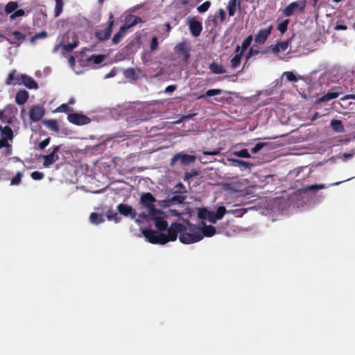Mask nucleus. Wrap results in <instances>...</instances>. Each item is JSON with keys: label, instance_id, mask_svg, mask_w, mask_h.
<instances>
[{"label": "nucleus", "instance_id": "f257e3e1", "mask_svg": "<svg viewBox=\"0 0 355 355\" xmlns=\"http://www.w3.org/2000/svg\"><path fill=\"white\" fill-rule=\"evenodd\" d=\"M202 239L200 227L191 223L185 225V230L179 236L180 241L184 244L196 243Z\"/></svg>", "mask_w": 355, "mask_h": 355}, {"label": "nucleus", "instance_id": "f03ea898", "mask_svg": "<svg viewBox=\"0 0 355 355\" xmlns=\"http://www.w3.org/2000/svg\"><path fill=\"white\" fill-rule=\"evenodd\" d=\"M185 230V225L178 223L173 222L167 228V234L164 233V243H167L169 241H176L178 236L181 234V232Z\"/></svg>", "mask_w": 355, "mask_h": 355}, {"label": "nucleus", "instance_id": "7ed1b4c3", "mask_svg": "<svg viewBox=\"0 0 355 355\" xmlns=\"http://www.w3.org/2000/svg\"><path fill=\"white\" fill-rule=\"evenodd\" d=\"M155 202V198L149 192L144 193L141 195L140 203L147 209L150 216H154L161 213V211L157 209L154 205Z\"/></svg>", "mask_w": 355, "mask_h": 355}, {"label": "nucleus", "instance_id": "20e7f679", "mask_svg": "<svg viewBox=\"0 0 355 355\" xmlns=\"http://www.w3.org/2000/svg\"><path fill=\"white\" fill-rule=\"evenodd\" d=\"M306 6V0H298L288 4L282 10V14L285 17H291L295 12L302 13L304 12Z\"/></svg>", "mask_w": 355, "mask_h": 355}, {"label": "nucleus", "instance_id": "39448f33", "mask_svg": "<svg viewBox=\"0 0 355 355\" xmlns=\"http://www.w3.org/2000/svg\"><path fill=\"white\" fill-rule=\"evenodd\" d=\"M142 234L150 243L164 245L163 232H157L146 227L142 230Z\"/></svg>", "mask_w": 355, "mask_h": 355}, {"label": "nucleus", "instance_id": "423d86ee", "mask_svg": "<svg viewBox=\"0 0 355 355\" xmlns=\"http://www.w3.org/2000/svg\"><path fill=\"white\" fill-rule=\"evenodd\" d=\"M141 21V17L138 16H135L132 22H130L129 24H125L122 26H121L119 31L114 35L112 39V43L114 44H119L121 40L124 37L126 31L135 26L136 24Z\"/></svg>", "mask_w": 355, "mask_h": 355}, {"label": "nucleus", "instance_id": "0eeeda50", "mask_svg": "<svg viewBox=\"0 0 355 355\" xmlns=\"http://www.w3.org/2000/svg\"><path fill=\"white\" fill-rule=\"evenodd\" d=\"M114 17L112 13H110L108 19V26L103 30H99L96 32L95 35L100 41L107 40L111 35L112 26L114 25Z\"/></svg>", "mask_w": 355, "mask_h": 355}, {"label": "nucleus", "instance_id": "6e6552de", "mask_svg": "<svg viewBox=\"0 0 355 355\" xmlns=\"http://www.w3.org/2000/svg\"><path fill=\"white\" fill-rule=\"evenodd\" d=\"M292 38H289L286 41L277 42L275 44H272L268 47V51L277 55L280 52H284L291 44Z\"/></svg>", "mask_w": 355, "mask_h": 355}, {"label": "nucleus", "instance_id": "1a4fd4ad", "mask_svg": "<svg viewBox=\"0 0 355 355\" xmlns=\"http://www.w3.org/2000/svg\"><path fill=\"white\" fill-rule=\"evenodd\" d=\"M196 157L194 155L185 154L183 153H176L171 160V165L173 166L176 162L180 161L181 164L187 165L190 163H193L196 161Z\"/></svg>", "mask_w": 355, "mask_h": 355}, {"label": "nucleus", "instance_id": "9d476101", "mask_svg": "<svg viewBox=\"0 0 355 355\" xmlns=\"http://www.w3.org/2000/svg\"><path fill=\"white\" fill-rule=\"evenodd\" d=\"M60 148V146H54L52 147V150L49 155L42 156L44 159L43 166L44 167H49L59 159L58 153Z\"/></svg>", "mask_w": 355, "mask_h": 355}, {"label": "nucleus", "instance_id": "9b49d317", "mask_svg": "<svg viewBox=\"0 0 355 355\" xmlns=\"http://www.w3.org/2000/svg\"><path fill=\"white\" fill-rule=\"evenodd\" d=\"M67 119L70 123L78 125L88 124L91 121L88 116L78 113L69 114Z\"/></svg>", "mask_w": 355, "mask_h": 355}, {"label": "nucleus", "instance_id": "f8f14e48", "mask_svg": "<svg viewBox=\"0 0 355 355\" xmlns=\"http://www.w3.org/2000/svg\"><path fill=\"white\" fill-rule=\"evenodd\" d=\"M273 28L272 25H270L268 28L260 29L254 36V42L256 44H263L271 34Z\"/></svg>", "mask_w": 355, "mask_h": 355}, {"label": "nucleus", "instance_id": "ddd939ff", "mask_svg": "<svg viewBox=\"0 0 355 355\" xmlns=\"http://www.w3.org/2000/svg\"><path fill=\"white\" fill-rule=\"evenodd\" d=\"M188 25L190 32L193 37H198L200 35L202 31V25L200 21L195 18L190 19L188 20Z\"/></svg>", "mask_w": 355, "mask_h": 355}, {"label": "nucleus", "instance_id": "4468645a", "mask_svg": "<svg viewBox=\"0 0 355 355\" xmlns=\"http://www.w3.org/2000/svg\"><path fill=\"white\" fill-rule=\"evenodd\" d=\"M44 108L38 105L32 107L29 112L30 119L34 122L40 121L44 116Z\"/></svg>", "mask_w": 355, "mask_h": 355}, {"label": "nucleus", "instance_id": "2eb2a0df", "mask_svg": "<svg viewBox=\"0 0 355 355\" xmlns=\"http://www.w3.org/2000/svg\"><path fill=\"white\" fill-rule=\"evenodd\" d=\"M186 199V196L182 195H174L171 198L162 201V205L165 207H169L175 205L182 204Z\"/></svg>", "mask_w": 355, "mask_h": 355}, {"label": "nucleus", "instance_id": "dca6fc26", "mask_svg": "<svg viewBox=\"0 0 355 355\" xmlns=\"http://www.w3.org/2000/svg\"><path fill=\"white\" fill-rule=\"evenodd\" d=\"M116 208L117 211L124 216H130L131 218H135L136 217V211L128 205L121 203Z\"/></svg>", "mask_w": 355, "mask_h": 355}, {"label": "nucleus", "instance_id": "f3484780", "mask_svg": "<svg viewBox=\"0 0 355 355\" xmlns=\"http://www.w3.org/2000/svg\"><path fill=\"white\" fill-rule=\"evenodd\" d=\"M150 216L151 217V220L154 222L155 227L159 231L163 232L167 230L168 225L164 217L157 216V214Z\"/></svg>", "mask_w": 355, "mask_h": 355}, {"label": "nucleus", "instance_id": "a211bd4d", "mask_svg": "<svg viewBox=\"0 0 355 355\" xmlns=\"http://www.w3.org/2000/svg\"><path fill=\"white\" fill-rule=\"evenodd\" d=\"M123 76L125 78L130 80H137L141 73L140 68H128L123 71Z\"/></svg>", "mask_w": 355, "mask_h": 355}, {"label": "nucleus", "instance_id": "6ab92c4d", "mask_svg": "<svg viewBox=\"0 0 355 355\" xmlns=\"http://www.w3.org/2000/svg\"><path fill=\"white\" fill-rule=\"evenodd\" d=\"M26 39V36L18 31H15L8 35L7 41L11 44H15L16 42H19L17 46H19Z\"/></svg>", "mask_w": 355, "mask_h": 355}, {"label": "nucleus", "instance_id": "aec40b11", "mask_svg": "<svg viewBox=\"0 0 355 355\" xmlns=\"http://www.w3.org/2000/svg\"><path fill=\"white\" fill-rule=\"evenodd\" d=\"M198 216L202 220H208L211 223H216L214 212L207 210V208L202 207L198 211Z\"/></svg>", "mask_w": 355, "mask_h": 355}, {"label": "nucleus", "instance_id": "412c9836", "mask_svg": "<svg viewBox=\"0 0 355 355\" xmlns=\"http://www.w3.org/2000/svg\"><path fill=\"white\" fill-rule=\"evenodd\" d=\"M13 109V107L8 105L5 107V109L0 111V120L3 123L10 124L12 122L10 114L12 113Z\"/></svg>", "mask_w": 355, "mask_h": 355}, {"label": "nucleus", "instance_id": "4be33fe9", "mask_svg": "<svg viewBox=\"0 0 355 355\" xmlns=\"http://www.w3.org/2000/svg\"><path fill=\"white\" fill-rule=\"evenodd\" d=\"M20 78L21 80V85L26 86L28 89H37V83L31 77L26 74H20Z\"/></svg>", "mask_w": 355, "mask_h": 355}, {"label": "nucleus", "instance_id": "5701e85b", "mask_svg": "<svg viewBox=\"0 0 355 355\" xmlns=\"http://www.w3.org/2000/svg\"><path fill=\"white\" fill-rule=\"evenodd\" d=\"M6 84L7 85H21V80L20 78V74H16V71L12 70L8 74L6 80Z\"/></svg>", "mask_w": 355, "mask_h": 355}, {"label": "nucleus", "instance_id": "b1692460", "mask_svg": "<svg viewBox=\"0 0 355 355\" xmlns=\"http://www.w3.org/2000/svg\"><path fill=\"white\" fill-rule=\"evenodd\" d=\"M28 92L25 89H21L17 92L15 96V102L20 105L26 103L28 99Z\"/></svg>", "mask_w": 355, "mask_h": 355}, {"label": "nucleus", "instance_id": "393cba45", "mask_svg": "<svg viewBox=\"0 0 355 355\" xmlns=\"http://www.w3.org/2000/svg\"><path fill=\"white\" fill-rule=\"evenodd\" d=\"M240 46H237L235 49V55L230 60V65L232 69L237 68L241 64L242 51H240Z\"/></svg>", "mask_w": 355, "mask_h": 355}, {"label": "nucleus", "instance_id": "a878e982", "mask_svg": "<svg viewBox=\"0 0 355 355\" xmlns=\"http://www.w3.org/2000/svg\"><path fill=\"white\" fill-rule=\"evenodd\" d=\"M241 8V2L239 0H229L227 9L228 11L229 16H234L236 9Z\"/></svg>", "mask_w": 355, "mask_h": 355}, {"label": "nucleus", "instance_id": "bb28decb", "mask_svg": "<svg viewBox=\"0 0 355 355\" xmlns=\"http://www.w3.org/2000/svg\"><path fill=\"white\" fill-rule=\"evenodd\" d=\"M203 225V227L200 228L201 235H202V238L204 236L210 237L215 234L216 229L212 225H207L204 222L202 223Z\"/></svg>", "mask_w": 355, "mask_h": 355}, {"label": "nucleus", "instance_id": "cd10ccee", "mask_svg": "<svg viewBox=\"0 0 355 355\" xmlns=\"http://www.w3.org/2000/svg\"><path fill=\"white\" fill-rule=\"evenodd\" d=\"M209 69L214 74H222L226 73L225 67L215 62H213L209 64Z\"/></svg>", "mask_w": 355, "mask_h": 355}, {"label": "nucleus", "instance_id": "c85d7f7f", "mask_svg": "<svg viewBox=\"0 0 355 355\" xmlns=\"http://www.w3.org/2000/svg\"><path fill=\"white\" fill-rule=\"evenodd\" d=\"M339 96L338 92H328L326 94L323 95L320 98H318L316 103H322V102H326L329 101L330 100L338 98Z\"/></svg>", "mask_w": 355, "mask_h": 355}, {"label": "nucleus", "instance_id": "c756f323", "mask_svg": "<svg viewBox=\"0 0 355 355\" xmlns=\"http://www.w3.org/2000/svg\"><path fill=\"white\" fill-rule=\"evenodd\" d=\"M78 41L76 40L75 41H73L72 43H69V44H64V45H61V44H58L55 49H54V51H56L60 46H62V49L65 52H71L75 48H76L78 45Z\"/></svg>", "mask_w": 355, "mask_h": 355}, {"label": "nucleus", "instance_id": "7c9ffc66", "mask_svg": "<svg viewBox=\"0 0 355 355\" xmlns=\"http://www.w3.org/2000/svg\"><path fill=\"white\" fill-rule=\"evenodd\" d=\"M330 125L333 130L336 132H344L345 128L340 120L334 119L331 121Z\"/></svg>", "mask_w": 355, "mask_h": 355}, {"label": "nucleus", "instance_id": "2f4dec72", "mask_svg": "<svg viewBox=\"0 0 355 355\" xmlns=\"http://www.w3.org/2000/svg\"><path fill=\"white\" fill-rule=\"evenodd\" d=\"M0 132L1 136L3 137V138H6L7 139L11 140L13 137V132L11 128L8 125H6L5 127H2L0 125Z\"/></svg>", "mask_w": 355, "mask_h": 355}, {"label": "nucleus", "instance_id": "473e14b6", "mask_svg": "<svg viewBox=\"0 0 355 355\" xmlns=\"http://www.w3.org/2000/svg\"><path fill=\"white\" fill-rule=\"evenodd\" d=\"M233 212H234V211H232V210L227 211L226 208L224 206L218 207L216 209V211L214 213V217L216 219V222L218 220L222 219L226 213H233Z\"/></svg>", "mask_w": 355, "mask_h": 355}, {"label": "nucleus", "instance_id": "72a5a7b5", "mask_svg": "<svg viewBox=\"0 0 355 355\" xmlns=\"http://www.w3.org/2000/svg\"><path fill=\"white\" fill-rule=\"evenodd\" d=\"M89 220L92 223L98 225L104 222L105 219L103 218V214H98L97 213L93 212L90 214Z\"/></svg>", "mask_w": 355, "mask_h": 355}, {"label": "nucleus", "instance_id": "f704fd0d", "mask_svg": "<svg viewBox=\"0 0 355 355\" xmlns=\"http://www.w3.org/2000/svg\"><path fill=\"white\" fill-rule=\"evenodd\" d=\"M44 124L50 130L58 132L59 131V126L58 122L55 119H48L43 121Z\"/></svg>", "mask_w": 355, "mask_h": 355}, {"label": "nucleus", "instance_id": "c9c22d12", "mask_svg": "<svg viewBox=\"0 0 355 355\" xmlns=\"http://www.w3.org/2000/svg\"><path fill=\"white\" fill-rule=\"evenodd\" d=\"M105 57L104 55H92L90 57L87 58V62H94V64H101L104 60Z\"/></svg>", "mask_w": 355, "mask_h": 355}, {"label": "nucleus", "instance_id": "e433bc0d", "mask_svg": "<svg viewBox=\"0 0 355 355\" xmlns=\"http://www.w3.org/2000/svg\"><path fill=\"white\" fill-rule=\"evenodd\" d=\"M222 93V90L220 89H211L206 92L205 94H201L198 97V99L204 98L206 96H214L216 95H219Z\"/></svg>", "mask_w": 355, "mask_h": 355}, {"label": "nucleus", "instance_id": "4c0bfd02", "mask_svg": "<svg viewBox=\"0 0 355 355\" xmlns=\"http://www.w3.org/2000/svg\"><path fill=\"white\" fill-rule=\"evenodd\" d=\"M18 8V3L15 1H10L5 6V12L7 14L13 13Z\"/></svg>", "mask_w": 355, "mask_h": 355}, {"label": "nucleus", "instance_id": "58836bf2", "mask_svg": "<svg viewBox=\"0 0 355 355\" xmlns=\"http://www.w3.org/2000/svg\"><path fill=\"white\" fill-rule=\"evenodd\" d=\"M55 6L54 10L55 17H58L62 12L64 3L62 0H55Z\"/></svg>", "mask_w": 355, "mask_h": 355}, {"label": "nucleus", "instance_id": "ea45409f", "mask_svg": "<svg viewBox=\"0 0 355 355\" xmlns=\"http://www.w3.org/2000/svg\"><path fill=\"white\" fill-rule=\"evenodd\" d=\"M199 175V171L197 169H193L189 172H186L184 175V180L186 182L189 181L191 178L198 176Z\"/></svg>", "mask_w": 355, "mask_h": 355}, {"label": "nucleus", "instance_id": "a19ab883", "mask_svg": "<svg viewBox=\"0 0 355 355\" xmlns=\"http://www.w3.org/2000/svg\"><path fill=\"white\" fill-rule=\"evenodd\" d=\"M106 217L109 220H114L116 223L119 222L120 218L118 216L117 213L112 209H110L106 213Z\"/></svg>", "mask_w": 355, "mask_h": 355}, {"label": "nucleus", "instance_id": "79ce46f5", "mask_svg": "<svg viewBox=\"0 0 355 355\" xmlns=\"http://www.w3.org/2000/svg\"><path fill=\"white\" fill-rule=\"evenodd\" d=\"M175 50L178 53H187V44L185 42H181L176 45Z\"/></svg>", "mask_w": 355, "mask_h": 355}, {"label": "nucleus", "instance_id": "37998d69", "mask_svg": "<svg viewBox=\"0 0 355 355\" xmlns=\"http://www.w3.org/2000/svg\"><path fill=\"white\" fill-rule=\"evenodd\" d=\"M289 24L288 19H285L282 21L278 26L277 30L282 34H284L288 29V26Z\"/></svg>", "mask_w": 355, "mask_h": 355}, {"label": "nucleus", "instance_id": "c03bdc74", "mask_svg": "<svg viewBox=\"0 0 355 355\" xmlns=\"http://www.w3.org/2000/svg\"><path fill=\"white\" fill-rule=\"evenodd\" d=\"M210 6H211V2L209 1H207L204 2L203 3H202L200 6H198L197 10L200 13L205 12L208 10Z\"/></svg>", "mask_w": 355, "mask_h": 355}, {"label": "nucleus", "instance_id": "a18cd8bd", "mask_svg": "<svg viewBox=\"0 0 355 355\" xmlns=\"http://www.w3.org/2000/svg\"><path fill=\"white\" fill-rule=\"evenodd\" d=\"M22 173L20 172V171H18L15 176L13 177L12 179H11V181H10V184L11 185H17L19 184L20 182H21V178H22Z\"/></svg>", "mask_w": 355, "mask_h": 355}, {"label": "nucleus", "instance_id": "49530a36", "mask_svg": "<svg viewBox=\"0 0 355 355\" xmlns=\"http://www.w3.org/2000/svg\"><path fill=\"white\" fill-rule=\"evenodd\" d=\"M252 41V36L250 35H249L248 37H247L243 42H242V44H241V51H245L247 49V48L251 44V42Z\"/></svg>", "mask_w": 355, "mask_h": 355}, {"label": "nucleus", "instance_id": "de8ad7c7", "mask_svg": "<svg viewBox=\"0 0 355 355\" xmlns=\"http://www.w3.org/2000/svg\"><path fill=\"white\" fill-rule=\"evenodd\" d=\"M70 111V108L68 104L63 103L58 107L54 112H64L68 113Z\"/></svg>", "mask_w": 355, "mask_h": 355}, {"label": "nucleus", "instance_id": "09e8293b", "mask_svg": "<svg viewBox=\"0 0 355 355\" xmlns=\"http://www.w3.org/2000/svg\"><path fill=\"white\" fill-rule=\"evenodd\" d=\"M25 15V12L22 9L16 10L13 13H12L10 16V19H15L18 17H22Z\"/></svg>", "mask_w": 355, "mask_h": 355}, {"label": "nucleus", "instance_id": "8fccbe9b", "mask_svg": "<svg viewBox=\"0 0 355 355\" xmlns=\"http://www.w3.org/2000/svg\"><path fill=\"white\" fill-rule=\"evenodd\" d=\"M175 189L174 193H184L187 192L185 187L181 182L177 184Z\"/></svg>", "mask_w": 355, "mask_h": 355}, {"label": "nucleus", "instance_id": "3c124183", "mask_svg": "<svg viewBox=\"0 0 355 355\" xmlns=\"http://www.w3.org/2000/svg\"><path fill=\"white\" fill-rule=\"evenodd\" d=\"M259 53V51L258 49H254L253 46L250 47L248 52L245 55L246 60H248L250 57L257 55Z\"/></svg>", "mask_w": 355, "mask_h": 355}, {"label": "nucleus", "instance_id": "603ef678", "mask_svg": "<svg viewBox=\"0 0 355 355\" xmlns=\"http://www.w3.org/2000/svg\"><path fill=\"white\" fill-rule=\"evenodd\" d=\"M236 155L240 157L243 158H249L250 157V155L248 150V149H241V150L236 153Z\"/></svg>", "mask_w": 355, "mask_h": 355}, {"label": "nucleus", "instance_id": "864d4df0", "mask_svg": "<svg viewBox=\"0 0 355 355\" xmlns=\"http://www.w3.org/2000/svg\"><path fill=\"white\" fill-rule=\"evenodd\" d=\"M324 186L323 184H311L308 186L304 189L305 191H315L318 189H324Z\"/></svg>", "mask_w": 355, "mask_h": 355}, {"label": "nucleus", "instance_id": "5fc2aeb1", "mask_svg": "<svg viewBox=\"0 0 355 355\" xmlns=\"http://www.w3.org/2000/svg\"><path fill=\"white\" fill-rule=\"evenodd\" d=\"M234 162L237 164V166H239L240 167H241V166L244 167L245 168H250L252 165L250 162H245L243 160H239V159H236Z\"/></svg>", "mask_w": 355, "mask_h": 355}, {"label": "nucleus", "instance_id": "6e6d98bb", "mask_svg": "<svg viewBox=\"0 0 355 355\" xmlns=\"http://www.w3.org/2000/svg\"><path fill=\"white\" fill-rule=\"evenodd\" d=\"M158 48V40L157 37H153L150 45V49L152 51H155Z\"/></svg>", "mask_w": 355, "mask_h": 355}, {"label": "nucleus", "instance_id": "4d7b16f0", "mask_svg": "<svg viewBox=\"0 0 355 355\" xmlns=\"http://www.w3.org/2000/svg\"><path fill=\"white\" fill-rule=\"evenodd\" d=\"M31 176L35 180H40L44 178V174L40 171H33Z\"/></svg>", "mask_w": 355, "mask_h": 355}, {"label": "nucleus", "instance_id": "13d9d810", "mask_svg": "<svg viewBox=\"0 0 355 355\" xmlns=\"http://www.w3.org/2000/svg\"><path fill=\"white\" fill-rule=\"evenodd\" d=\"M47 36V33L46 31H42L40 33H36L35 35H33L32 37H31V42H34L35 40L37 39H40V38H44Z\"/></svg>", "mask_w": 355, "mask_h": 355}, {"label": "nucleus", "instance_id": "bf43d9fd", "mask_svg": "<svg viewBox=\"0 0 355 355\" xmlns=\"http://www.w3.org/2000/svg\"><path fill=\"white\" fill-rule=\"evenodd\" d=\"M50 141H51V138L48 137V138L44 139L43 141H42L41 142H40L38 144L39 148L40 150H44L49 144Z\"/></svg>", "mask_w": 355, "mask_h": 355}, {"label": "nucleus", "instance_id": "052dcab7", "mask_svg": "<svg viewBox=\"0 0 355 355\" xmlns=\"http://www.w3.org/2000/svg\"><path fill=\"white\" fill-rule=\"evenodd\" d=\"M284 75L288 81H297V78L293 72L287 71L284 73Z\"/></svg>", "mask_w": 355, "mask_h": 355}, {"label": "nucleus", "instance_id": "680f3d73", "mask_svg": "<svg viewBox=\"0 0 355 355\" xmlns=\"http://www.w3.org/2000/svg\"><path fill=\"white\" fill-rule=\"evenodd\" d=\"M266 144L264 143H258L252 149L251 152L252 153H257L259 152L264 146Z\"/></svg>", "mask_w": 355, "mask_h": 355}, {"label": "nucleus", "instance_id": "e2e57ef3", "mask_svg": "<svg viewBox=\"0 0 355 355\" xmlns=\"http://www.w3.org/2000/svg\"><path fill=\"white\" fill-rule=\"evenodd\" d=\"M218 12L219 14L220 22H223L225 21V17H226L225 10L223 8H220V9H218Z\"/></svg>", "mask_w": 355, "mask_h": 355}, {"label": "nucleus", "instance_id": "0e129e2a", "mask_svg": "<svg viewBox=\"0 0 355 355\" xmlns=\"http://www.w3.org/2000/svg\"><path fill=\"white\" fill-rule=\"evenodd\" d=\"M7 139L6 138H1L0 139V148H2L3 147L7 148L8 146H10V145L8 144Z\"/></svg>", "mask_w": 355, "mask_h": 355}, {"label": "nucleus", "instance_id": "69168bd1", "mask_svg": "<svg viewBox=\"0 0 355 355\" xmlns=\"http://www.w3.org/2000/svg\"><path fill=\"white\" fill-rule=\"evenodd\" d=\"M203 155H217L220 153L219 149H215L211 151H203Z\"/></svg>", "mask_w": 355, "mask_h": 355}, {"label": "nucleus", "instance_id": "338daca9", "mask_svg": "<svg viewBox=\"0 0 355 355\" xmlns=\"http://www.w3.org/2000/svg\"><path fill=\"white\" fill-rule=\"evenodd\" d=\"M177 89V86L175 85H171L166 87L165 92L166 93H171L173 92Z\"/></svg>", "mask_w": 355, "mask_h": 355}, {"label": "nucleus", "instance_id": "774afa93", "mask_svg": "<svg viewBox=\"0 0 355 355\" xmlns=\"http://www.w3.org/2000/svg\"><path fill=\"white\" fill-rule=\"evenodd\" d=\"M4 157L9 156L12 154V146H8L6 148L4 151L2 153Z\"/></svg>", "mask_w": 355, "mask_h": 355}]
</instances>
